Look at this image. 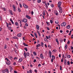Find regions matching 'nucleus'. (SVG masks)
<instances>
[{
	"label": "nucleus",
	"mask_w": 73,
	"mask_h": 73,
	"mask_svg": "<svg viewBox=\"0 0 73 73\" xmlns=\"http://www.w3.org/2000/svg\"><path fill=\"white\" fill-rule=\"evenodd\" d=\"M67 65H70V62L69 61H68L67 62Z\"/></svg>",
	"instance_id": "nucleus-33"
},
{
	"label": "nucleus",
	"mask_w": 73,
	"mask_h": 73,
	"mask_svg": "<svg viewBox=\"0 0 73 73\" xmlns=\"http://www.w3.org/2000/svg\"><path fill=\"white\" fill-rule=\"evenodd\" d=\"M41 46L43 47V46H44V43H43V42H41Z\"/></svg>",
	"instance_id": "nucleus-17"
},
{
	"label": "nucleus",
	"mask_w": 73,
	"mask_h": 73,
	"mask_svg": "<svg viewBox=\"0 0 73 73\" xmlns=\"http://www.w3.org/2000/svg\"><path fill=\"white\" fill-rule=\"evenodd\" d=\"M10 72H12V70H13V68H12V66H10Z\"/></svg>",
	"instance_id": "nucleus-11"
},
{
	"label": "nucleus",
	"mask_w": 73,
	"mask_h": 73,
	"mask_svg": "<svg viewBox=\"0 0 73 73\" xmlns=\"http://www.w3.org/2000/svg\"><path fill=\"white\" fill-rule=\"evenodd\" d=\"M25 50L26 52H27V51H28V49H27V48H25Z\"/></svg>",
	"instance_id": "nucleus-40"
},
{
	"label": "nucleus",
	"mask_w": 73,
	"mask_h": 73,
	"mask_svg": "<svg viewBox=\"0 0 73 73\" xmlns=\"http://www.w3.org/2000/svg\"><path fill=\"white\" fill-rule=\"evenodd\" d=\"M71 57V56H70V55L67 56V58H70Z\"/></svg>",
	"instance_id": "nucleus-34"
},
{
	"label": "nucleus",
	"mask_w": 73,
	"mask_h": 73,
	"mask_svg": "<svg viewBox=\"0 0 73 73\" xmlns=\"http://www.w3.org/2000/svg\"><path fill=\"white\" fill-rule=\"evenodd\" d=\"M60 70H62V67H61V66H60Z\"/></svg>",
	"instance_id": "nucleus-32"
},
{
	"label": "nucleus",
	"mask_w": 73,
	"mask_h": 73,
	"mask_svg": "<svg viewBox=\"0 0 73 73\" xmlns=\"http://www.w3.org/2000/svg\"><path fill=\"white\" fill-rule=\"evenodd\" d=\"M10 13L11 14V15H13V13H12V11L11 10H9Z\"/></svg>",
	"instance_id": "nucleus-13"
},
{
	"label": "nucleus",
	"mask_w": 73,
	"mask_h": 73,
	"mask_svg": "<svg viewBox=\"0 0 73 73\" xmlns=\"http://www.w3.org/2000/svg\"><path fill=\"white\" fill-rule=\"evenodd\" d=\"M46 28H47V30H48V31H49L50 30V29H49V28L48 27H46Z\"/></svg>",
	"instance_id": "nucleus-44"
},
{
	"label": "nucleus",
	"mask_w": 73,
	"mask_h": 73,
	"mask_svg": "<svg viewBox=\"0 0 73 73\" xmlns=\"http://www.w3.org/2000/svg\"><path fill=\"white\" fill-rule=\"evenodd\" d=\"M46 38L47 39H48L49 38H48V36H46Z\"/></svg>",
	"instance_id": "nucleus-58"
},
{
	"label": "nucleus",
	"mask_w": 73,
	"mask_h": 73,
	"mask_svg": "<svg viewBox=\"0 0 73 73\" xmlns=\"http://www.w3.org/2000/svg\"><path fill=\"white\" fill-rule=\"evenodd\" d=\"M25 26H26V27H28V24H27V23H26L25 24Z\"/></svg>",
	"instance_id": "nucleus-47"
},
{
	"label": "nucleus",
	"mask_w": 73,
	"mask_h": 73,
	"mask_svg": "<svg viewBox=\"0 0 73 73\" xmlns=\"http://www.w3.org/2000/svg\"><path fill=\"white\" fill-rule=\"evenodd\" d=\"M56 41L57 42H58V39H57V38L56 39Z\"/></svg>",
	"instance_id": "nucleus-37"
},
{
	"label": "nucleus",
	"mask_w": 73,
	"mask_h": 73,
	"mask_svg": "<svg viewBox=\"0 0 73 73\" xmlns=\"http://www.w3.org/2000/svg\"><path fill=\"white\" fill-rule=\"evenodd\" d=\"M66 40V38H64V42H65Z\"/></svg>",
	"instance_id": "nucleus-57"
},
{
	"label": "nucleus",
	"mask_w": 73,
	"mask_h": 73,
	"mask_svg": "<svg viewBox=\"0 0 73 73\" xmlns=\"http://www.w3.org/2000/svg\"><path fill=\"white\" fill-rule=\"evenodd\" d=\"M15 52L17 53V50H15Z\"/></svg>",
	"instance_id": "nucleus-59"
},
{
	"label": "nucleus",
	"mask_w": 73,
	"mask_h": 73,
	"mask_svg": "<svg viewBox=\"0 0 73 73\" xmlns=\"http://www.w3.org/2000/svg\"><path fill=\"white\" fill-rule=\"evenodd\" d=\"M7 45L5 44L4 46V49H6L7 48Z\"/></svg>",
	"instance_id": "nucleus-35"
},
{
	"label": "nucleus",
	"mask_w": 73,
	"mask_h": 73,
	"mask_svg": "<svg viewBox=\"0 0 73 73\" xmlns=\"http://www.w3.org/2000/svg\"><path fill=\"white\" fill-rule=\"evenodd\" d=\"M15 47H16V48H17V47H18V46L17 45V44H15Z\"/></svg>",
	"instance_id": "nucleus-42"
},
{
	"label": "nucleus",
	"mask_w": 73,
	"mask_h": 73,
	"mask_svg": "<svg viewBox=\"0 0 73 73\" xmlns=\"http://www.w3.org/2000/svg\"><path fill=\"white\" fill-rule=\"evenodd\" d=\"M37 32L39 36H40V33L38 32Z\"/></svg>",
	"instance_id": "nucleus-41"
},
{
	"label": "nucleus",
	"mask_w": 73,
	"mask_h": 73,
	"mask_svg": "<svg viewBox=\"0 0 73 73\" xmlns=\"http://www.w3.org/2000/svg\"><path fill=\"white\" fill-rule=\"evenodd\" d=\"M49 53L50 54H52V52H51V51L50 50L49 51Z\"/></svg>",
	"instance_id": "nucleus-38"
},
{
	"label": "nucleus",
	"mask_w": 73,
	"mask_h": 73,
	"mask_svg": "<svg viewBox=\"0 0 73 73\" xmlns=\"http://www.w3.org/2000/svg\"><path fill=\"white\" fill-rule=\"evenodd\" d=\"M40 58H42V59H43L44 58V57L42 55V54H41L40 55Z\"/></svg>",
	"instance_id": "nucleus-10"
},
{
	"label": "nucleus",
	"mask_w": 73,
	"mask_h": 73,
	"mask_svg": "<svg viewBox=\"0 0 73 73\" xmlns=\"http://www.w3.org/2000/svg\"><path fill=\"white\" fill-rule=\"evenodd\" d=\"M14 73H17V72H16V71H14Z\"/></svg>",
	"instance_id": "nucleus-63"
},
{
	"label": "nucleus",
	"mask_w": 73,
	"mask_h": 73,
	"mask_svg": "<svg viewBox=\"0 0 73 73\" xmlns=\"http://www.w3.org/2000/svg\"><path fill=\"white\" fill-rule=\"evenodd\" d=\"M15 25H17V26H19V25L18 24V23L17 22H15Z\"/></svg>",
	"instance_id": "nucleus-18"
},
{
	"label": "nucleus",
	"mask_w": 73,
	"mask_h": 73,
	"mask_svg": "<svg viewBox=\"0 0 73 73\" xmlns=\"http://www.w3.org/2000/svg\"><path fill=\"white\" fill-rule=\"evenodd\" d=\"M45 7L46 9H47V8H48V5H45Z\"/></svg>",
	"instance_id": "nucleus-50"
},
{
	"label": "nucleus",
	"mask_w": 73,
	"mask_h": 73,
	"mask_svg": "<svg viewBox=\"0 0 73 73\" xmlns=\"http://www.w3.org/2000/svg\"><path fill=\"white\" fill-rule=\"evenodd\" d=\"M66 28L67 29H70V26H69V25L67 26Z\"/></svg>",
	"instance_id": "nucleus-21"
},
{
	"label": "nucleus",
	"mask_w": 73,
	"mask_h": 73,
	"mask_svg": "<svg viewBox=\"0 0 73 73\" xmlns=\"http://www.w3.org/2000/svg\"><path fill=\"white\" fill-rule=\"evenodd\" d=\"M8 72V69H6L4 70H3L2 71V72L3 73H5L6 72Z\"/></svg>",
	"instance_id": "nucleus-6"
},
{
	"label": "nucleus",
	"mask_w": 73,
	"mask_h": 73,
	"mask_svg": "<svg viewBox=\"0 0 73 73\" xmlns=\"http://www.w3.org/2000/svg\"><path fill=\"white\" fill-rule=\"evenodd\" d=\"M29 72H30V73H32V71L31 70H30Z\"/></svg>",
	"instance_id": "nucleus-62"
},
{
	"label": "nucleus",
	"mask_w": 73,
	"mask_h": 73,
	"mask_svg": "<svg viewBox=\"0 0 73 73\" xmlns=\"http://www.w3.org/2000/svg\"><path fill=\"white\" fill-rule=\"evenodd\" d=\"M18 12H21V10H20V9L19 8H18Z\"/></svg>",
	"instance_id": "nucleus-23"
},
{
	"label": "nucleus",
	"mask_w": 73,
	"mask_h": 73,
	"mask_svg": "<svg viewBox=\"0 0 73 73\" xmlns=\"http://www.w3.org/2000/svg\"><path fill=\"white\" fill-rule=\"evenodd\" d=\"M59 12L60 13H62V8H61V7H59Z\"/></svg>",
	"instance_id": "nucleus-5"
},
{
	"label": "nucleus",
	"mask_w": 73,
	"mask_h": 73,
	"mask_svg": "<svg viewBox=\"0 0 73 73\" xmlns=\"http://www.w3.org/2000/svg\"><path fill=\"white\" fill-rule=\"evenodd\" d=\"M8 29H9L10 30H11V29H12V27H8Z\"/></svg>",
	"instance_id": "nucleus-36"
},
{
	"label": "nucleus",
	"mask_w": 73,
	"mask_h": 73,
	"mask_svg": "<svg viewBox=\"0 0 73 73\" xmlns=\"http://www.w3.org/2000/svg\"><path fill=\"white\" fill-rule=\"evenodd\" d=\"M16 59L17 60V58L16 57H15V58L14 59V60H16Z\"/></svg>",
	"instance_id": "nucleus-56"
},
{
	"label": "nucleus",
	"mask_w": 73,
	"mask_h": 73,
	"mask_svg": "<svg viewBox=\"0 0 73 73\" xmlns=\"http://www.w3.org/2000/svg\"><path fill=\"white\" fill-rule=\"evenodd\" d=\"M55 23L56 24H58V21L56 20L55 21Z\"/></svg>",
	"instance_id": "nucleus-24"
},
{
	"label": "nucleus",
	"mask_w": 73,
	"mask_h": 73,
	"mask_svg": "<svg viewBox=\"0 0 73 73\" xmlns=\"http://www.w3.org/2000/svg\"><path fill=\"white\" fill-rule=\"evenodd\" d=\"M50 23L51 24H52V23H53V21H52V20H50Z\"/></svg>",
	"instance_id": "nucleus-46"
},
{
	"label": "nucleus",
	"mask_w": 73,
	"mask_h": 73,
	"mask_svg": "<svg viewBox=\"0 0 73 73\" xmlns=\"http://www.w3.org/2000/svg\"><path fill=\"white\" fill-rule=\"evenodd\" d=\"M31 36H32V37H35V36H34L32 34H31Z\"/></svg>",
	"instance_id": "nucleus-48"
},
{
	"label": "nucleus",
	"mask_w": 73,
	"mask_h": 73,
	"mask_svg": "<svg viewBox=\"0 0 73 73\" xmlns=\"http://www.w3.org/2000/svg\"><path fill=\"white\" fill-rule=\"evenodd\" d=\"M41 0H38L37 2L38 3H41Z\"/></svg>",
	"instance_id": "nucleus-30"
},
{
	"label": "nucleus",
	"mask_w": 73,
	"mask_h": 73,
	"mask_svg": "<svg viewBox=\"0 0 73 73\" xmlns=\"http://www.w3.org/2000/svg\"><path fill=\"white\" fill-rule=\"evenodd\" d=\"M49 57H50V58H51V57H52V54H50V56H49Z\"/></svg>",
	"instance_id": "nucleus-49"
},
{
	"label": "nucleus",
	"mask_w": 73,
	"mask_h": 73,
	"mask_svg": "<svg viewBox=\"0 0 73 73\" xmlns=\"http://www.w3.org/2000/svg\"><path fill=\"white\" fill-rule=\"evenodd\" d=\"M61 2L59 1L58 2V7L60 8V7H61L60 6H61Z\"/></svg>",
	"instance_id": "nucleus-3"
},
{
	"label": "nucleus",
	"mask_w": 73,
	"mask_h": 73,
	"mask_svg": "<svg viewBox=\"0 0 73 73\" xmlns=\"http://www.w3.org/2000/svg\"><path fill=\"white\" fill-rule=\"evenodd\" d=\"M42 14L44 16H45V13L44 12H43Z\"/></svg>",
	"instance_id": "nucleus-28"
},
{
	"label": "nucleus",
	"mask_w": 73,
	"mask_h": 73,
	"mask_svg": "<svg viewBox=\"0 0 73 73\" xmlns=\"http://www.w3.org/2000/svg\"><path fill=\"white\" fill-rule=\"evenodd\" d=\"M23 55L24 56V57H25V58H27V56H29V53L27 52L26 54H25V52L23 54Z\"/></svg>",
	"instance_id": "nucleus-1"
},
{
	"label": "nucleus",
	"mask_w": 73,
	"mask_h": 73,
	"mask_svg": "<svg viewBox=\"0 0 73 73\" xmlns=\"http://www.w3.org/2000/svg\"><path fill=\"white\" fill-rule=\"evenodd\" d=\"M55 13L56 15H57V16L58 15V13L57 11H56V13Z\"/></svg>",
	"instance_id": "nucleus-31"
},
{
	"label": "nucleus",
	"mask_w": 73,
	"mask_h": 73,
	"mask_svg": "<svg viewBox=\"0 0 73 73\" xmlns=\"http://www.w3.org/2000/svg\"><path fill=\"white\" fill-rule=\"evenodd\" d=\"M3 10L5 11H6V9H5V8H3Z\"/></svg>",
	"instance_id": "nucleus-55"
},
{
	"label": "nucleus",
	"mask_w": 73,
	"mask_h": 73,
	"mask_svg": "<svg viewBox=\"0 0 73 73\" xmlns=\"http://www.w3.org/2000/svg\"><path fill=\"white\" fill-rule=\"evenodd\" d=\"M71 50H73V47L72 46L71 47Z\"/></svg>",
	"instance_id": "nucleus-64"
},
{
	"label": "nucleus",
	"mask_w": 73,
	"mask_h": 73,
	"mask_svg": "<svg viewBox=\"0 0 73 73\" xmlns=\"http://www.w3.org/2000/svg\"><path fill=\"white\" fill-rule=\"evenodd\" d=\"M38 46H41V44H38Z\"/></svg>",
	"instance_id": "nucleus-54"
},
{
	"label": "nucleus",
	"mask_w": 73,
	"mask_h": 73,
	"mask_svg": "<svg viewBox=\"0 0 73 73\" xmlns=\"http://www.w3.org/2000/svg\"><path fill=\"white\" fill-rule=\"evenodd\" d=\"M36 28L37 29V30H39V29H40V28L39 27V26H38V25H36Z\"/></svg>",
	"instance_id": "nucleus-7"
},
{
	"label": "nucleus",
	"mask_w": 73,
	"mask_h": 73,
	"mask_svg": "<svg viewBox=\"0 0 73 73\" xmlns=\"http://www.w3.org/2000/svg\"><path fill=\"white\" fill-rule=\"evenodd\" d=\"M66 25V23L63 22L61 24V26L62 27H65Z\"/></svg>",
	"instance_id": "nucleus-2"
},
{
	"label": "nucleus",
	"mask_w": 73,
	"mask_h": 73,
	"mask_svg": "<svg viewBox=\"0 0 73 73\" xmlns=\"http://www.w3.org/2000/svg\"><path fill=\"white\" fill-rule=\"evenodd\" d=\"M23 5L25 8H28V6L25 3L23 4Z\"/></svg>",
	"instance_id": "nucleus-4"
},
{
	"label": "nucleus",
	"mask_w": 73,
	"mask_h": 73,
	"mask_svg": "<svg viewBox=\"0 0 73 73\" xmlns=\"http://www.w3.org/2000/svg\"><path fill=\"white\" fill-rule=\"evenodd\" d=\"M14 65H16V62H14L13 63Z\"/></svg>",
	"instance_id": "nucleus-53"
},
{
	"label": "nucleus",
	"mask_w": 73,
	"mask_h": 73,
	"mask_svg": "<svg viewBox=\"0 0 73 73\" xmlns=\"http://www.w3.org/2000/svg\"><path fill=\"white\" fill-rule=\"evenodd\" d=\"M53 52H56V50H53L52 51Z\"/></svg>",
	"instance_id": "nucleus-43"
},
{
	"label": "nucleus",
	"mask_w": 73,
	"mask_h": 73,
	"mask_svg": "<svg viewBox=\"0 0 73 73\" xmlns=\"http://www.w3.org/2000/svg\"><path fill=\"white\" fill-rule=\"evenodd\" d=\"M67 44H70V42L69 41V40H68V41L67 42Z\"/></svg>",
	"instance_id": "nucleus-52"
},
{
	"label": "nucleus",
	"mask_w": 73,
	"mask_h": 73,
	"mask_svg": "<svg viewBox=\"0 0 73 73\" xmlns=\"http://www.w3.org/2000/svg\"><path fill=\"white\" fill-rule=\"evenodd\" d=\"M38 67H39V66H41V64H39L38 65Z\"/></svg>",
	"instance_id": "nucleus-60"
},
{
	"label": "nucleus",
	"mask_w": 73,
	"mask_h": 73,
	"mask_svg": "<svg viewBox=\"0 0 73 73\" xmlns=\"http://www.w3.org/2000/svg\"><path fill=\"white\" fill-rule=\"evenodd\" d=\"M36 59H35L34 60L33 62H36Z\"/></svg>",
	"instance_id": "nucleus-61"
},
{
	"label": "nucleus",
	"mask_w": 73,
	"mask_h": 73,
	"mask_svg": "<svg viewBox=\"0 0 73 73\" xmlns=\"http://www.w3.org/2000/svg\"><path fill=\"white\" fill-rule=\"evenodd\" d=\"M33 54L34 56H36V53L35 52H33Z\"/></svg>",
	"instance_id": "nucleus-26"
},
{
	"label": "nucleus",
	"mask_w": 73,
	"mask_h": 73,
	"mask_svg": "<svg viewBox=\"0 0 73 73\" xmlns=\"http://www.w3.org/2000/svg\"><path fill=\"white\" fill-rule=\"evenodd\" d=\"M17 36L18 37H20L21 36V34H18Z\"/></svg>",
	"instance_id": "nucleus-19"
},
{
	"label": "nucleus",
	"mask_w": 73,
	"mask_h": 73,
	"mask_svg": "<svg viewBox=\"0 0 73 73\" xmlns=\"http://www.w3.org/2000/svg\"><path fill=\"white\" fill-rule=\"evenodd\" d=\"M23 45L24 46H28V45L27 44L25 43H23Z\"/></svg>",
	"instance_id": "nucleus-22"
},
{
	"label": "nucleus",
	"mask_w": 73,
	"mask_h": 73,
	"mask_svg": "<svg viewBox=\"0 0 73 73\" xmlns=\"http://www.w3.org/2000/svg\"><path fill=\"white\" fill-rule=\"evenodd\" d=\"M47 40V39H46V38H44V41H46Z\"/></svg>",
	"instance_id": "nucleus-39"
},
{
	"label": "nucleus",
	"mask_w": 73,
	"mask_h": 73,
	"mask_svg": "<svg viewBox=\"0 0 73 73\" xmlns=\"http://www.w3.org/2000/svg\"><path fill=\"white\" fill-rule=\"evenodd\" d=\"M13 8L14 9V11H16V7L14 5H13Z\"/></svg>",
	"instance_id": "nucleus-8"
},
{
	"label": "nucleus",
	"mask_w": 73,
	"mask_h": 73,
	"mask_svg": "<svg viewBox=\"0 0 73 73\" xmlns=\"http://www.w3.org/2000/svg\"><path fill=\"white\" fill-rule=\"evenodd\" d=\"M6 64H7L8 65H9L10 64H11V62H6Z\"/></svg>",
	"instance_id": "nucleus-14"
},
{
	"label": "nucleus",
	"mask_w": 73,
	"mask_h": 73,
	"mask_svg": "<svg viewBox=\"0 0 73 73\" xmlns=\"http://www.w3.org/2000/svg\"><path fill=\"white\" fill-rule=\"evenodd\" d=\"M52 59H55V56H54L52 55Z\"/></svg>",
	"instance_id": "nucleus-25"
},
{
	"label": "nucleus",
	"mask_w": 73,
	"mask_h": 73,
	"mask_svg": "<svg viewBox=\"0 0 73 73\" xmlns=\"http://www.w3.org/2000/svg\"><path fill=\"white\" fill-rule=\"evenodd\" d=\"M19 6L20 7H21V8H22V5H21V4H19Z\"/></svg>",
	"instance_id": "nucleus-45"
},
{
	"label": "nucleus",
	"mask_w": 73,
	"mask_h": 73,
	"mask_svg": "<svg viewBox=\"0 0 73 73\" xmlns=\"http://www.w3.org/2000/svg\"><path fill=\"white\" fill-rule=\"evenodd\" d=\"M9 58L10 60H12V59H13V58L12 57H11L10 56H9Z\"/></svg>",
	"instance_id": "nucleus-20"
},
{
	"label": "nucleus",
	"mask_w": 73,
	"mask_h": 73,
	"mask_svg": "<svg viewBox=\"0 0 73 73\" xmlns=\"http://www.w3.org/2000/svg\"><path fill=\"white\" fill-rule=\"evenodd\" d=\"M23 61V59H21V58H20L19 59V62H21L22 61Z\"/></svg>",
	"instance_id": "nucleus-15"
},
{
	"label": "nucleus",
	"mask_w": 73,
	"mask_h": 73,
	"mask_svg": "<svg viewBox=\"0 0 73 73\" xmlns=\"http://www.w3.org/2000/svg\"><path fill=\"white\" fill-rule=\"evenodd\" d=\"M67 47H68V45L66 44L65 46H64V48L65 49H67Z\"/></svg>",
	"instance_id": "nucleus-12"
},
{
	"label": "nucleus",
	"mask_w": 73,
	"mask_h": 73,
	"mask_svg": "<svg viewBox=\"0 0 73 73\" xmlns=\"http://www.w3.org/2000/svg\"><path fill=\"white\" fill-rule=\"evenodd\" d=\"M50 6L51 7H52V8H53V7H54V5L51 4L50 5Z\"/></svg>",
	"instance_id": "nucleus-29"
},
{
	"label": "nucleus",
	"mask_w": 73,
	"mask_h": 73,
	"mask_svg": "<svg viewBox=\"0 0 73 73\" xmlns=\"http://www.w3.org/2000/svg\"><path fill=\"white\" fill-rule=\"evenodd\" d=\"M24 23H27V19H24Z\"/></svg>",
	"instance_id": "nucleus-16"
},
{
	"label": "nucleus",
	"mask_w": 73,
	"mask_h": 73,
	"mask_svg": "<svg viewBox=\"0 0 73 73\" xmlns=\"http://www.w3.org/2000/svg\"><path fill=\"white\" fill-rule=\"evenodd\" d=\"M13 38L14 39H17V37L16 36H14V37H13Z\"/></svg>",
	"instance_id": "nucleus-27"
},
{
	"label": "nucleus",
	"mask_w": 73,
	"mask_h": 73,
	"mask_svg": "<svg viewBox=\"0 0 73 73\" xmlns=\"http://www.w3.org/2000/svg\"><path fill=\"white\" fill-rule=\"evenodd\" d=\"M26 17L28 19H31V17L28 15H27Z\"/></svg>",
	"instance_id": "nucleus-9"
},
{
	"label": "nucleus",
	"mask_w": 73,
	"mask_h": 73,
	"mask_svg": "<svg viewBox=\"0 0 73 73\" xmlns=\"http://www.w3.org/2000/svg\"><path fill=\"white\" fill-rule=\"evenodd\" d=\"M63 61H64V60H63V59H62V58L61 60V62H63Z\"/></svg>",
	"instance_id": "nucleus-51"
}]
</instances>
